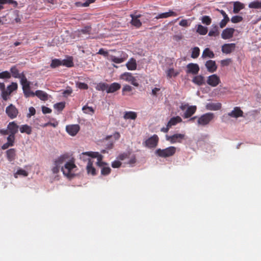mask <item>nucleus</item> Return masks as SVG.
Returning a JSON list of instances; mask_svg holds the SVG:
<instances>
[{
    "label": "nucleus",
    "instance_id": "a18cd8bd",
    "mask_svg": "<svg viewBox=\"0 0 261 261\" xmlns=\"http://www.w3.org/2000/svg\"><path fill=\"white\" fill-rule=\"evenodd\" d=\"M27 175L28 172L22 169H18L14 174V176L15 178H17L18 176H27Z\"/></svg>",
    "mask_w": 261,
    "mask_h": 261
},
{
    "label": "nucleus",
    "instance_id": "cd10ccee",
    "mask_svg": "<svg viewBox=\"0 0 261 261\" xmlns=\"http://www.w3.org/2000/svg\"><path fill=\"white\" fill-rule=\"evenodd\" d=\"M126 66L128 70H135L137 68V63L134 58H131L126 64Z\"/></svg>",
    "mask_w": 261,
    "mask_h": 261
},
{
    "label": "nucleus",
    "instance_id": "f704fd0d",
    "mask_svg": "<svg viewBox=\"0 0 261 261\" xmlns=\"http://www.w3.org/2000/svg\"><path fill=\"white\" fill-rule=\"evenodd\" d=\"M15 155V150L12 148L7 151V156L9 161H12L14 159Z\"/></svg>",
    "mask_w": 261,
    "mask_h": 261
},
{
    "label": "nucleus",
    "instance_id": "412c9836",
    "mask_svg": "<svg viewBox=\"0 0 261 261\" xmlns=\"http://www.w3.org/2000/svg\"><path fill=\"white\" fill-rule=\"evenodd\" d=\"M221 103L219 102L217 103H208L206 105V108L207 110L211 111H217L219 110L221 108Z\"/></svg>",
    "mask_w": 261,
    "mask_h": 261
},
{
    "label": "nucleus",
    "instance_id": "9d476101",
    "mask_svg": "<svg viewBox=\"0 0 261 261\" xmlns=\"http://www.w3.org/2000/svg\"><path fill=\"white\" fill-rule=\"evenodd\" d=\"M6 113L10 118L14 119L17 117L18 111L13 105L11 104L6 108Z\"/></svg>",
    "mask_w": 261,
    "mask_h": 261
},
{
    "label": "nucleus",
    "instance_id": "bb28decb",
    "mask_svg": "<svg viewBox=\"0 0 261 261\" xmlns=\"http://www.w3.org/2000/svg\"><path fill=\"white\" fill-rule=\"evenodd\" d=\"M244 8V5L240 2H236L233 4V12L238 13L239 11Z\"/></svg>",
    "mask_w": 261,
    "mask_h": 261
},
{
    "label": "nucleus",
    "instance_id": "ddd939ff",
    "mask_svg": "<svg viewBox=\"0 0 261 261\" xmlns=\"http://www.w3.org/2000/svg\"><path fill=\"white\" fill-rule=\"evenodd\" d=\"M199 67L197 64L189 63L187 65V73L197 74L199 71Z\"/></svg>",
    "mask_w": 261,
    "mask_h": 261
},
{
    "label": "nucleus",
    "instance_id": "69168bd1",
    "mask_svg": "<svg viewBox=\"0 0 261 261\" xmlns=\"http://www.w3.org/2000/svg\"><path fill=\"white\" fill-rule=\"evenodd\" d=\"M42 111L43 114H49L51 112V110L45 106L42 107Z\"/></svg>",
    "mask_w": 261,
    "mask_h": 261
},
{
    "label": "nucleus",
    "instance_id": "37998d69",
    "mask_svg": "<svg viewBox=\"0 0 261 261\" xmlns=\"http://www.w3.org/2000/svg\"><path fill=\"white\" fill-rule=\"evenodd\" d=\"M201 22L203 24L207 25H210L212 22V19L208 16H203L201 18Z\"/></svg>",
    "mask_w": 261,
    "mask_h": 261
},
{
    "label": "nucleus",
    "instance_id": "7ed1b4c3",
    "mask_svg": "<svg viewBox=\"0 0 261 261\" xmlns=\"http://www.w3.org/2000/svg\"><path fill=\"white\" fill-rule=\"evenodd\" d=\"M180 109L185 111L182 116L184 118H189L191 117L196 111L197 107L196 106L181 105Z\"/></svg>",
    "mask_w": 261,
    "mask_h": 261
},
{
    "label": "nucleus",
    "instance_id": "774afa93",
    "mask_svg": "<svg viewBox=\"0 0 261 261\" xmlns=\"http://www.w3.org/2000/svg\"><path fill=\"white\" fill-rule=\"evenodd\" d=\"M190 22L186 19H183L180 21V25L182 27H188L190 25Z\"/></svg>",
    "mask_w": 261,
    "mask_h": 261
},
{
    "label": "nucleus",
    "instance_id": "7c9ffc66",
    "mask_svg": "<svg viewBox=\"0 0 261 261\" xmlns=\"http://www.w3.org/2000/svg\"><path fill=\"white\" fill-rule=\"evenodd\" d=\"M20 132L21 133H26L30 135L32 133V128L31 126L25 124L21 125L19 128Z\"/></svg>",
    "mask_w": 261,
    "mask_h": 261
},
{
    "label": "nucleus",
    "instance_id": "b1692460",
    "mask_svg": "<svg viewBox=\"0 0 261 261\" xmlns=\"http://www.w3.org/2000/svg\"><path fill=\"white\" fill-rule=\"evenodd\" d=\"M35 96H37L41 100L45 101L48 99V94L42 90H37L35 92Z\"/></svg>",
    "mask_w": 261,
    "mask_h": 261
},
{
    "label": "nucleus",
    "instance_id": "39448f33",
    "mask_svg": "<svg viewBox=\"0 0 261 261\" xmlns=\"http://www.w3.org/2000/svg\"><path fill=\"white\" fill-rule=\"evenodd\" d=\"M91 31V27L89 25L86 26L84 28L78 30L77 31L75 32L74 34V38H77L78 39H80L82 38H87L88 37L87 36L89 35L90 34Z\"/></svg>",
    "mask_w": 261,
    "mask_h": 261
},
{
    "label": "nucleus",
    "instance_id": "58836bf2",
    "mask_svg": "<svg viewBox=\"0 0 261 261\" xmlns=\"http://www.w3.org/2000/svg\"><path fill=\"white\" fill-rule=\"evenodd\" d=\"M200 54V49L198 47H194L192 48L191 58L196 59L198 57Z\"/></svg>",
    "mask_w": 261,
    "mask_h": 261
},
{
    "label": "nucleus",
    "instance_id": "a19ab883",
    "mask_svg": "<svg viewBox=\"0 0 261 261\" xmlns=\"http://www.w3.org/2000/svg\"><path fill=\"white\" fill-rule=\"evenodd\" d=\"M137 117V114L134 112H126L124 115V118L126 119H135Z\"/></svg>",
    "mask_w": 261,
    "mask_h": 261
},
{
    "label": "nucleus",
    "instance_id": "f03ea898",
    "mask_svg": "<svg viewBox=\"0 0 261 261\" xmlns=\"http://www.w3.org/2000/svg\"><path fill=\"white\" fill-rule=\"evenodd\" d=\"M176 148L174 147L170 146L165 149H158L155 151V154L160 157L167 158L174 154Z\"/></svg>",
    "mask_w": 261,
    "mask_h": 261
},
{
    "label": "nucleus",
    "instance_id": "6e6d98bb",
    "mask_svg": "<svg viewBox=\"0 0 261 261\" xmlns=\"http://www.w3.org/2000/svg\"><path fill=\"white\" fill-rule=\"evenodd\" d=\"M167 140L169 141H170L171 142L173 143L178 139L179 138V134H175L172 136H167Z\"/></svg>",
    "mask_w": 261,
    "mask_h": 261
},
{
    "label": "nucleus",
    "instance_id": "4c0bfd02",
    "mask_svg": "<svg viewBox=\"0 0 261 261\" xmlns=\"http://www.w3.org/2000/svg\"><path fill=\"white\" fill-rule=\"evenodd\" d=\"M179 31L177 24L174 25L172 28V31L175 34L173 36V39L176 41H178L179 40V36L178 35Z\"/></svg>",
    "mask_w": 261,
    "mask_h": 261
},
{
    "label": "nucleus",
    "instance_id": "473e14b6",
    "mask_svg": "<svg viewBox=\"0 0 261 261\" xmlns=\"http://www.w3.org/2000/svg\"><path fill=\"white\" fill-rule=\"evenodd\" d=\"M12 75L15 78L20 79L21 77V74H19V71L16 66H12L10 69Z\"/></svg>",
    "mask_w": 261,
    "mask_h": 261
},
{
    "label": "nucleus",
    "instance_id": "2f4dec72",
    "mask_svg": "<svg viewBox=\"0 0 261 261\" xmlns=\"http://www.w3.org/2000/svg\"><path fill=\"white\" fill-rule=\"evenodd\" d=\"M196 32L201 35H204L207 33V28L201 24L197 25Z\"/></svg>",
    "mask_w": 261,
    "mask_h": 261
},
{
    "label": "nucleus",
    "instance_id": "6e6552de",
    "mask_svg": "<svg viewBox=\"0 0 261 261\" xmlns=\"http://www.w3.org/2000/svg\"><path fill=\"white\" fill-rule=\"evenodd\" d=\"M214 117V114L212 113H207L203 114L198 118V124L201 125H205L208 124Z\"/></svg>",
    "mask_w": 261,
    "mask_h": 261
},
{
    "label": "nucleus",
    "instance_id": "2eb2a0df",
    "mask_svg": "<svg viewBox=\"0 0 261 261\" xmlns=\"http://www.w3.org/2000/svg\"><path fill=\"white\" fill-rule=\"evenodd\" d=\"M234 31L233 28H226L222 31L221 37L225 40L230 39L233 37Z\"/></svg>",
    "mask_w": 261,
    "mask_h": 261
},
{
    "label": "nucleus",
    "instance_id": "4d7b16f0",
    "mask_svg": "<svg viewBox=\"0 0 261 261\" xmlns=\"http://www.w3.org/2000/svg\"><path fill=\"white\" fill-rule=\"evenodd\" d=\"M14 140L15 135L10 134L7 137V143L10 144L11 146H13Z\"/></svg>",
    "mask_w": 261,
    "mask_h": 261
},
{
    "label": "nucleus",
    "instance_id": "1a4fd4ad",
    "mask_svg": "<svg viewBox=\"0 0 261 261\" xmlns=\"http://www.w3.org/2000/svg\"><path fill=\"white\" fill-rule=\"evenodd\" d=\"M121 79L127 82H130L132 85L136 87H137L139 85L136 81V79L132 75L131 73L125 72L122 74L121 75Z\"/></svg>",
    "mask_w": 261,
    "mask_h": 261
},
{
    "label": "nucleus",
    "instance_id": "49530a36",
    "mask_svg": "<svg viewBox=\"0 0 261 261\" xmlns=\"http://www.w3.org/2000/svg\"><path fill=\"white\" fill-rule=\"evenodd\" d=\"M83 111L86 114H93L94 112V110L93 108L91 107H88L87 106H85L82 108Z\"/></svg>",
    "mask_w": 261,
    "mask_h": 261
},
{
    "label": "nucleus",
    "instance_id": "0eeeda50",
    "mask_svg": "<svg viewBox=\"0 0 261 261\" xmlns=\"http://www.w3.org/2000/svg\"><path fill=\"white\" fill-rule=\"evenodd\" d=\"M99 155L100 154L98 152H84L80 154V159L84 162L88 163L89 161H92L91 157L97 159Z\"/></svg>",
    "mask_w": 261,
    "mask_h": 261
},
{
    "label": "nucleus",
    "instance_id": "e433bc0d",
    "mask_svg": "<svg viewBox=\"0 0 261 261\" xmlns=\"http://www.w3.org/2000/svg\"><path fill=\"white\" fill-rule=\"evenodd\" d=\"M62 65L67 67H71L73 66V63L71 58H68L66 59L61 60Z\"/></svg>",
    "mask_w": 261,
    "mask_h": 261
},
{
    "label": "nucleus",
    "instance_id": "338daca9",
    "mask_svg": "<svg viewBox=\"0 0 261 261\" xmlns=\"http://www.w3.org/2000/svg\"><path fill=\"white\" fill-rule=\"evenodd\" d=\"M121 163L119 161H115L112 162V167L114 168H118L121 166Z\"/></svg>",
    "mask_w": 261,
    "mask_h": 261
},
{
    "label": "nucleus",
    "instance_id": "aec40b11",
    "mask_svg": "<svg viewBox=\"0 0 261 261\" xmlns=\"http://www.w3.org/2000/svg\"><path fill=\"white\" fill-rule=\"evenodd\" d=\"M18 125H17L14 121L10 122L7 126V128L11 135H15L18 132Z\"/></svg>",
    "mask_w": 261,
    "mask_h": 261
},
{
    "label": "nucleus",
    "instance_id": "e2e57ef3",
    "mask_svg": "<svg viewBox=\"0 0 261 261\" xmlns=\"http://www.w3.org/2000/svg\"><path fill=\"white\" fill-rule=\"evenodd\" d=\"M76 86L81 89H87L88 87V85L84 83H77Z\"/></svg>",
    "mask_w": 261,
    "mask_h": 261
},
{
    "label": "nucleus",
    "instance_id": "f257e3e1",
    "mask_svg": "<svg viewBox=\"0 0 261 261\" xmlns=\"http://www.w3.org/2000/svg\"><path fill=\"white\" fill-rule=\"evenodd\" d=\"M76 168L73 161H69L68 154H64L54 160L51 171L53 173L56 174L61 169L65 176L72 178L75 175Z\"/></svg>",
    "mask_w": 261,
    "mask_h": 261
},
{
    "label": "nucleus",
    "instance_id": "bf43d9fd",
    "mask_svg": "<svg viewBox=\"0 0 261 261\" xmlns=\"http://www.w3.org/2000/svg\"><path fill=\"white\" fill-rule=\"evenodd\" d=\"M128 159H129V161L125 162V163L132 166L136 163V158L134 155H130L129 158Z\"/></svg>",
    "mask_w": 261,
    "mask_h": 261
},
{
    "label": "nucleus",
    "instance_id": "603ef678",
    "mask_svg": "<svg viewBox=\"0 0 261 261\" xmlns=\"http://www.w3.org/2000/svg\"><path fill=\"white\" fill-rule=\"evenodd\" d=\"M97 54L103 56L108 60H109V56L111 55L109 51L104 50L103 48H100Z\"/></svg>",
    "mask_w": 261,
    "mask_h": 261
},
{
    "label": "nucleus",
    "instance_id": "9b49d317",
    "mask_svg": "<svg viewBox=\"0 0 261 261\" xmlns=\"http://www.w3.org/2000/svg\"><path fill=\"white\" fill-rule=\"evenodd\" d=\"M159 141V138L157 135H154L149 138L145 141V145L148 148H154L156 147Z\"/></svg>",
    "mask_w": 261,
    "mask_h": 261
},
{
    "label": "nucleus",
    "instance_id": "f3484780",
    "mask_svg": "<svg viewBox=\"0 0 261 261\" xmlns=\"http://www.w3.org/2000/svg\"><path fill=\"white\" fill-rule=\"evenodd\" d=\"M205 66L207 71L211 73H213L216 71L217 69V66L216 62L213 60H208L206 62Z\"/></svg>",
    "mask_w": 261,
    "mask_h": 261
},
{
    "label": "nucleus",
    "instance_id": "72a5a7b5",
    "mask_svg": "<svg viewBox=\"0 0 261 261\" xmlns=\"http://www.w3.org/2000/svg\"><path fill=\"white\" fill-rule=\"evenodd\" d=\"M20 83L22 86V89L30 87V83L23 73H21V77L20 78Z\"/></svg>",
    "mask_w": 261,
    "mask_h": 261
},
{
    "label": "nucleus",
    "instance_id": "20e7f679",
    "mask_svg": "<svg viewBox=\"0 0 261 261\" xmlns=\"http://www.w3.org/2000/svg\"><path fill=\"white\" fill-rule=\"evenodd\" d=\"M103 156L100 154L97 159L96 162L97 165L101 168V174L103 175H107L111 172V168L108 166V164L103 162Z\"/></svg>",
    "mask_w": 261,
    "mask_h": 261
},
{
    "label": "nucleus",
    "instance_id": "c9c22d12",
    "mask_svg": "<svg viewBox=\"0 0 261 261\" xmlns=\"http://www.w3.org/2000/svg\"><path fill=\"white\" fill-rule=\"evenodd\" d=\"M248 7L252 9H261V1H253L249 3Z\"/></svg>",
    "mask_w": 261,
    "mask_h": 261
},
{
    "label": "nucleus",
    "instance_id": "0e129e2a",
    "mask_svg": "<svg viewBox=\"0 0 261 261\" xmlns=\"http://www.w3.org/2000/svg\"><path fill=\"white\" fill-rule=\"evenodd\" d=\"M231 61L230 59H227L222 60L221 61V64L223 66H228L230 63Z\"/></svg>",
    "mask_w": 261,
    "mask_h": 261
},
{
    "label": "nucleus",
    "instance_id": "79ce46f5",
    "mask_svg": "<svg viewBox=\"0 0 261 261\" xmlns=\"http://www.w3.org/2000/svg\"><path fill=\"white\" fill-rule=\"evenodd\" d=\"M22 90H23L24 94L26 97H30V96H33V97L35 96V93L30 90V87L26 88H24Z\"/></svg>",
    "mask_w": 261,
    "mask_h": 261
},
{
    "label": "nucleus",
    "instance_id": "5701e85b",
    "mask_svg": "<svg viewBox=\"0 0 261 261\" xmlns=\"http://www.w3.org/2000/svg\"><path fill=\"white\" fill-rule=\"evenodd\" d=\"M86 170L88 174H91L92 175H96V170L93 166L92 161H89V162L87 163Z\"/></svg>",
    "mask_w": 261,
    "mask_h": 261
},
{
    "label": "nucleus",
    "instance_id": "8fccbe9b",
    "mask_svg": "<svg viewBox=\"0 0 261 261\" xmlns=\"http://www.w3.org/2000/svg\"><path fill=\"white\" fill-rule=\"evenodd\" d=\"M11 73L8 71H5L0 73V79H8L11 77Z\"/></svg>",
    "mask_w": 261,
    "mask_h": 261
},
{
    "label": "nucleus",
    "instance_id": "864d4df0",
    "mask_svg": "<svg viewBox=\"0 0 261 261\" xmlns=\"http://www.w3.org/2000/svg\"><path fill=\"white\" fill-rule=\"evenodd\" d=\"M54 107L58 111H62L65 107V103L62 102H59L54 105Z\"/></svg>",
    "mask_w": 261,
    "mask_h": 261
},
{
    "label": "nucleus",
    "instance_id": "c85d7f7f",
    "mask_svg": "<svg viewBox=\"0 0 261 261\" xmlns=\"http://www.w3.org/2000/svg\"><path fill=\"white\" fill-rule=\"evenodd\" d=\"M201 57L202 58H205L206 57L210 58H214L215 57V54L213 51L211 50L210 48H206L202 53Z\"/></svg>",
    "mask_w": 261,
    "mask_h": 261
},
{
    "label": "nucleus",
    "instance_id": "de8ad7c7",
    "mask_svg": "<svg viewBox=\"0 0 261 261\" xmlns=\"http://www.w3.org/2000/svg\"><path fill=\"white\" fill-rule=\"evenodd\" d=\"M60 65H62L61 60L57 59L53 60L50 64L52 68H56Z\"/></svg>",
    "mask_w": 261,
    "mask_h": 261
},
{
    "label": "nucleus",
    "instance_id": "393cba45",
    "mask_svg": "<svg viewBox=\"0 0 261 261\" xmlns=\"http://www.w3.org/2000/svg\"><path fill=\"white\" fill-rule=\"evenodd\" d=\"M192 82L198 86H201L204 84V77L201 75H196L192 79Z\"/></svg>",
    "mask_w": 261,
    "mask_h": 261
},
{
    "label": "nucleus",
    "instance_id": "a878e982",
    "mask_svg": "<svg viewBox=\"0 0 261 261\" xmlns=\"http://www.w3.org/2000/svg\"><path fill=\"white\" fill-rule=\"evenodd\" d=\"M175 13L172 11H169V12L162 13L160 14H158L154 17V19H159L161 18H165L169 17L171 16H174Z\"/></svg>",
    "mask_w": 261,
    "mask_h": 261
},
{
    "label": "nucleus",
    "instance_id": "c756f323",
    "mask_svg": "<svg viewBox=\"0 0 261 261\" xmlns=\"http://www.w3.org/2000/svg\"><path fill=\"white\" fill-rule=\"evenodd\" d=\"M218 27L216 25H213L212 28L208 32V35L211 37H216L219 35Z\"/></svg>",
    "mask_w": 261,
    "mask_h": 261
},
{
    "label": "nucleus",
    "instance_id": "4468645a",
    "mask_svg": "<svg viewBox=\"0 0 261 261\" xmlns=\"http://www.w3.org/2000/svg\"><path fill=\"white\" fill-rule=\"evenodd\" d=\"M236 48L235 43H226L222 46V51L223 53L229 54L232 53Z\"/></svg>",
    "mask_w": 261,
    "mask_h": 261
},
{
    "label": "nucleus",
    "instance_id": "13d9d810",
    "mask_svg": "<svg viewBox=\"0 0 261 261\" xmlns=\"http://www.w3.org/2000/svg\"><path fill=\"white\" fill-rule=\"evenodd\" d=\"M167 76L169 77L175 76L177 75V72H175L173 68H170L167 72Z\"/></svg>",
    "mask_w": 261,
    "mask_h": 261
},
{
    "label": "nucleus",
    "instance_id": "6ab92c4d",
    "mask_svg": "<svg viewBox=\"0 0 261 261\" xmlns=\"http://www.w3.org/2000/svg\"><path fill=\"white\" fill-rule=\"evenodd\" d=\"M130 17H132L131 23L132 25L136 27L137 28H139L141 25L142 23L140 20L138 19L141 16L140 14H130Z\"/></svg>",
    "mask_w": 261,
    "mask_h": 261
},
{
    "label": "nucleus",
    "instance_id": "dca6fc26",
    "mask_svg": "<svg viewBox=\"0 0 261 261\" xmlns=\"http://www.w3.org/2000/svg\"><path fill=\"white\" fill-rule=\"evenodd\" d=\"M67 132L71 136H75L80 130V126L78 124L67 125L66 127Z\"/></svg>",
    "mask_w": 261,
    "mask_h": 261
},
{
    "label": "nucleus",
    "instance_id": "09e8293b",
    "mask_svg": "<svg viewBox=\"0 0 261 261\" xmlns=\"http://www.w3.org/2000/svg\"><path fill=\"white\" fill-rule=\"evenodd\" d=\"M17 88V84L16 83H12V84L7 87V90L8 93H11L13 91L16 90Z\"/></svg>",
    "mask_w": 261,
    "mask_h": 261
},
{
    "label": "nucleus",
    "instance_id": "5fc2aeb1",
    "mask_svg": "<svg viewBox=\"0 0 261 261\" xmlns=\"http://www.w3.org/2000/svg\"><path fill=\"white\" fill-rule=\"evenodd\" d=\"M243 20V17L240 16H234L231 18V21L232 23H238Z\"/></svg>",
    "mask_w": 261,
    "mask_h": 261
},
{
    "label": "nucleus",
    "instance_id": "c03bdc74",
    "mask_svg": "<svg viewBox=\"0 0 261 261\" xmlns=\"http://www.w3.org/2000/svg\"><path fill=\"white\" fill-rule=\"evenodd\" d=\"M179 117L178 116L172 118L167 123L168 126L171 127L172 126L177 124L179 122Z\"/></svg>",
    "mask_w": 261,
    "mask_h": 261
},
{
    "label": "nucleus",
    "instance_id": "4be33fe9",
    "mask_svg": "<svg viewBox=\"0 0 261 261\" xmlns=\"http://www.w3.org/2000/svg\"><path fill=\"white\" fill-rule=\"evenodd\" d=\"M121 85L117 83H113L110 85H108L107 92L108 93H113L120 89Z\"/></svg>",
    "mask_w": 261,
    "mask_h": 261
},
{
    "label": "nucleus",
    "instance_id": "3c124183",
    "mask_svg": "<svg viewBox=\"0 0 261 261\" xmlns=\"http://www.w3.org/2000/svg\"><path fill=\"white\" fill-rule=\"evenodd\" d=\"M131 155L129 152L123 153L120 154L117 158L120 161H124L129 158V155Z\"/></svg>",
    "mask_w": 261,
    "mask_h": 261
},
{
    "label": "nucleus",
    "instance_id": "052dcab7",
    "mask_svg": "<svg viewBox=\"0 0 261 261\" xmlns=\"http://www.w3.org/2000/svg\"><path fill=\"white\" fill-rule=\"evenodd\" d=\"M229 21V18H223L219 23L220 27L221 28H224Z\"/></svg>",
    "mask_w": 261,
    "mask_h": 261
},
{
    "label": "nucleus",
    "instance_id": "423d86ee",
    "mask_svg": "<svg viewBox=\"0 0 261 261\" xmlns=\"http://www.w3.org/2000/svg\"><path fill=\"white\" fill-rule=\"evenodd\" d=\"M127 56L122 51L117 52V56L111 55L109 56V60L115 63L119 64L123 62Z\"/></svg>",
    "mask_w": 261,
    "mask_h": 261
},
{
    "label": "nucleus",
    "instance_id": "ea45409f",
    "mask_svg": "<svg viewBox=\"0 0 261 261\" xmlns=\"http://www.w3.org/2000/svg\"><path fill=\"white\" fill-rule=\"evenodd\" d=\"M108 88V84L104 83H99L97 84L95 88L98 91H107V88Z\"/></svg>",
    "mask_w": 261,
    "mask_h": 261
},
{
    "label": "nucleus",
    "instance_id": "680f3d73",
    "mask_svg": "<svg viewBox=\"0 0 261 261\" xmlns=\"http://www.w3.org/2000/svg\"><path fill=\"white\" fill-rule=\"evenodd\" d=\"M10 93H8L7 90H4L2 91V96L4 100H6L8 98V96L10 94Z\"/></svg>",
    "mask_w": 261,
    "mask_h": 261
},
{
    "label": "nucleus",
    "instance_id": "f8f14e48",
    "mask_svg": "<svg viewBox=\"0 0 261 261\" xmlns=\"http://www.w3.org/2000/svg\"><path fill=\"white\" fill-rule=\"evenodd\" d=\"M220 83V77L217 74H212L207 77V83L212 87H216Z\"/></svg>",
    "mask_w": 261,
    "mask_h": 261
},
{
    "label": "nucleus",
    "instance_id": "a211bd4d",
    "mask_svg": "<svg viewBox=\"0 0 261 261\" xmlns=\"http://www.w3.org/2000/svg\"><path fill=\"white\" fill-rule=\"evenodd\" d=\"M228 115L232 118H238L243 116V112L240 107H236L231 112L228 114Z\"/></svg>",
    "mask_w": 261,
    "mask_h": 261
}]
</instances>
